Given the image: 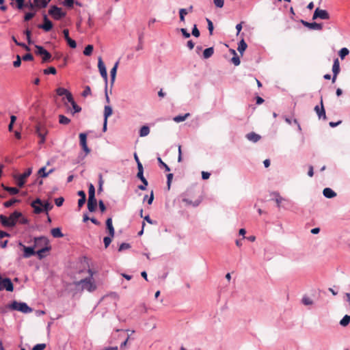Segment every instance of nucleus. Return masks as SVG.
<instances>
[{
  "label": "nucleus",
  "mask_w": 350,
  "mask_h": 350,
  "mask_svg": "<svg viewBox=\"0 0 350 350\" xmlns=\"http://www.w3.org/2000/svg\"><path fill=\"white\" fill-rule=\"evenodd\" d=\"M180 31L183 36L186 38H189L191 36V34L185 28H181Z\"/></svg>",
  "instance_id": "obj_62"
},
{
  "label": "nucleus",
  "mask_w": 350,
  "mask_h": 350,
  "mask_svg": "<svg viewBox=\"0 0 350 350\" xmlns=\"http://www.w3.org/2000/svg\"><path fill=\"white\" fill-rule=\"evenodd\" d=\"M246 138L249 141L256 143L260 139L261 137L254 132H251L246 135Z\"/></svg>",
  "instance_id": "obj_20"
},
{
  "label": "nucleus",
  "mask_w": 350,
  "mask_h": 350,
  "mask_svg": "<svg viewBox=\"0 0 350 350\" xmlns=\"http://www.w3.org/2000/svg\"><path fill=\"white\" fill-rule=\"evenodd\" d=\"M38 175L40 176V177H42V178H46V176H48L49 175V173L48 172H46V167H41L39 170H38Z\"/></svg>",
  "instance_id": "obj_43"
},
{
  "label": "nucleus",
  "mask_w": 350,
  "mask_h": 350,
  "mask_svg": "<svg viewBox=\"0 0 350 350\" xmlns=\"http://www.w3.org/2000/svg\"><path fill=\"white\" fill-rule=\"evenodd\" d=\"M79 143L82 149L85 152V155L89 154L90 152V149L87 145V135L85 133H81L79 134Z\"/></svg>",
  "instance_id": "obj_10"
},
{
  "label": "nucleus",
  "mask_w": 350,
  "mask_h": 350,
  "mask_svg": "<svg viewBox=\"0 0 350 350\" xmlns=\"http://www.w3.org/2000/svg\"><path fill=\"white\" fill-rule=\"evenodd\" d=\"M111 239L112 237L110 236V237H105L103 239V242H104V244H105V247L107 248L109 244L111 243Z\"/></svg>",
  "instance_id": "obj_52"
},
{
  "label": "nucleus",
  "mask_w": 350,
  "mask_h": 350,
  "mask_svg": "<svg viewBox=\"0 0 350 350\" xmlns=\"http://www.w3.org/2000/svg\"><path fill=\"white\" fill-rule=\"evenodd\" d=\"M53 27L52 22L47 18L46 15L44 16V23L39 25L38 28L42 29L45 31H49Z\"/></svg>",
  "instance_id": "obj_12"
},
{
  "label": "nucleus",
  "mask_w": 350,
  "mask_h": 350,
  "mask_svg": "<svg viewBox=\"0 0 350 350\" xmlns=\"http://www.w3.org/2000/svg\"><path fill=\"white\" fill-rule=\"evenodd\" d=\"M10 308L13 310L21 312L25 314H28L32 312V309L27 306L25 302H18L14 301L10 305Z\"/></svg>",
  "instance_id": "obj_3"
},
{
  "label": "nucleus",
  "mask_w": 350,
  "mask_h": 350,
  "mask_svg": "<svg viewBox=\"0 0 350 350\" xmlns=\"http://www.w3.org/2000/svg\"><path fill=\"white\" fill-rule=\"evenodd\" d=\"M98 206H99V208L102 213L105 211L106 207H105L104 202L102 200L99 201Z\"/></svg>",
  "instance_id": "obj_64"
},
{
  "label": "nucleus",
  "mask_w": 350,
  "mask_h": 350,
  "mask_svg": "<svg viewBox=\"0 0 350 350\" xmlns=\"http://www.w3.org/2000/svg\"><path fill=\"white\" fill-rule=\"evenodd\" d=\"M32 172L31 168H28L26 172L23 174H21L16 177L17 180V185L18 187H22L25 183V179L31 175Z\"/></svg>",
  "instance_id": "obj_7"
},
{
  "label": "nucleus",
  "mask_w": 350,
  "mask_h": 350,
  "mask_svg": "<svg viewBox=\"0 0 350 350\" xmlns=\"http://www.w3.org/2000/svg\"><path fill=\"white\" fill-rule=\"evenodd\" d=\"M206 21L208 23V29L209 31L210 34L212 35L213 31V24L212 21L208 18H206Z\"/></svg>",
  "instance_id": "obj_49"
},
{
  "label": "nucleus",
  "mask_w": 350,
  "mask_h": 350,
  "mask_svg": "<svg viewBox=\"0 0 350 350\" xmlns=\"http://www.w3.org/2000/svg\"><path fill=\"white\" fill-rule=\"evenodd\" d=\"M36 133L41 139L40 143H44L45 141V136L47 133V130L41 125H37Z\"/></svg>",
  "instance_id": "obj_13"
},
{
  "label": "nucleus",
  "mask_w": 350,
  "mask_h": 350,
  "mask_svg": "<svg viewBox=\"0 0 350 350\" xmlns=\"http://www.w3.org/2000/svg\"><path fill=\"white\" fill-rule=\"evenodd\" d=\"M188 14V11L185 8H180L179 10V16H180V21L181 22H185V17Z\"/></svg>",
  "instance_id": "obj_35"
},
{
  "label": "nucleus",
  "mask_w": 350,
  "mask_h": 350,
  "mask_svg": "<svg viewBox=\"0 0 350 350\" xmlns=\"http://www.w3.org/2000/svg\"><path fill=\"white\" fill-rule=\"evenodd\" d=\"M247 47V45L246 42L244 41L243 39H242L239 43L237 50L241 55H243V52L245 51Z\"/></svg>",
  "instance_id": "obj_25"
},
{
  "label": "nucleus",
  "mask_w": 350,
  "mask_h": 350,
  "mask_svg": "<svg viewBox=\"0 0 350 350\" xmlns=\"http://www.w3.org/2000/svg\"><path fill=\"white\" fill-rule=\"evenodd\" d=\"M190 116V114L189 113H185V115L183 116H175L174 118H173V120L176 122H183L185 121L189 116Z\"/></svg>",
  "instance_id": "obj_31"
},
{
  "label": "nucleus",
  "mask_w": 350,
  "mask_h": 350,
  "mask_svg": "<svg viewBox=\"0 0 350 350\" xmlns=\"http://www.w3.org/2000/svg\"><path fill=\"white\" fill-rule=\"evenodd\" d=\"M118 64H119V62H116L113 67L111 68V70L110 71L111 80L112 83L114 82L115 79H116Z\"/></svg>",
  "instance_id": "obj_23"
},
{
  "label": "nucleus",
  "mask_w": 350,
  "mask_h": 350,
  "mask_svg": "<svg viewBox=\"0 0 350 350\" xmlns=\"http://www.w3.org/2000/svg\"><path fill=\"white\" fill-rule=\"evenodd\" d=\"M113 110L111 106L105 105L104 108V120L108 119V118L112 114Z\"/></svg>",
  "instance_id": "obj_26"
},
{
  "label": "nucleus",
  "mask_w": 350,
  "mask_h": 350,
  "mask_svg": "<svg viewBox=\"0 0 350 350\" xmlns=\"http://www.w3.org/2000/svg\"><path fill=\"white\" fill-rule=\"evenodd\" d=\"M93 49H94L93 45L88 44V46H85V48L83 51V54L86 56H90L92 53Z\"/></svg>",
  "instance_id": "obj_36"
},
{
  "label": "nucleus",
  "mask_w": 350,
  "mask_h": 350,
  "mask_svg": "<svg viewBox=\"0 0 350 350\" xmlns=\"http://www.w3.org/2000/svg\"><path fill=\"white\" fill-rule=\"evenodd\" d=\"M49 250V247H44L39 250H38L36 254H37L38 258L40 259L44 257V255H43V253L47 252Z\"/></svg>",
  "instance_id": "obj_39"
},
{
  "label": "nucleus",
  "mask_w": 350,
  "mask_h": 350,
  "mask_svg": "<svg viewBox=\"0 0 350 350\" xmlns=\"http://www.w3.org/2000/svg\"><path fill=\"white\" fill-rule=\"evenodd\" d=\"M273 196H275V201L278 206H280V204L282 203V202L283 200H284V199L282 196H280V195L278 192H274L273 193Z\"/></svg>",
  "instance_id": "obj_34"
},
{
  "label": "nucleus",
  "mask_w": 350,
  "mask_h": 350,
  "mask_svg": "<svg viewBox=\"0 0 350 350\" xmlns=\"http://www.w3.org/2000/svg\"><path fill=\"white\" fill-rule=\"evenodd\" d=\"M12 39L18 46L25 47L26 49V50H27V51L29 50V47H27L25 44L18 42L14 36H12Z\"/></svg>",
  "instance_id": "obj_61"
},
{
  "label": "nucleus",
  "mask_w": 350,
  "mask_h": 350,
  "mask_svg": "<svg viewBox=\"0 0 350 350\" xmlns=\"http://www.w3.org/2000/svg\"><path fill=\"white\" fill-rule=\"evenodd\" d=\"M35 5L38 8H45L48 1L46 0H34Z\"/></svg>",
  "instance_id": "obj_32"
},
{
  "label": "nucleus",
  "mask_w": 350,
  "mask_h": 350,
  "mask_svg": "<svg viewBox=\"0 0 350 350\" xmlns=\"http://www.w3.org/2000/svg\"><path fill=\"white\" fill-rule=\"evenodd\" d=\"M18 200H8V201H6L4 202L3 205L5 207H10L11 206H12L15 202H16Z\"/></svg>",
  "instance_id": "obj_53"
},
{
  "label": "nucleus",
  "mask_w": 350,
  "mask_h": 350,
  "mask_svg": "<svg viewBox=\"0 0 350 350\" xmlns=\"http://www.w3.org/2000/svg\"><path fill=\"white\" fill-rule=\"evenodd\" d=\"M182 201L183 202H185L186 204V205H190L193 207H196L201 203L202 199L199 198V199L196 200L195 201H192V200H189V198H183L182 199Z\"/></svg>",
  "instance_id": "obj_19"
},
{
  "label": "nucleus",
  "mask_w": 350,
  "mask_h": 350,
  "mask_svg": "<svg viewBox=\"0 0 350 350\" xmlns=\"http://www.w3.org/2000/svg\"><path fill=\"white\" fill-rule=\"evenodd\" d=\"M49 13L55 20H59L66 16V12L56 5L52 6L49 10Z\"/></svg>",
  "instance_id": "obj_4"
},
{
  "label": "nucleus",
  "mask_w": 350,
  "mask_h": 350,
  "mask_svg": "<svg viewBox=\"0 0 350 350\" xmlns=\"http://www.w3.org/2000/svg\"><path fill=\"white\" fill-rule=\"evenodd\" d=\"M18 245L24 251V254H23L24 258H29L36 254L35 249L33 247H27V246L24 245L21 242L18 243Z\"/></svg>",
  "instance_id": "obj_9"
},
{
  "label": "nucleus",
  "mask_w": 350,
  "mask_h": 350,
  "mask_svg": "<svg viewBox=\"0 0 350 350\" xmlns=\"http://www.w3.org/2000/svg\"><path fill=\"white\" fill-rule=\"evenodd\" d=\"M332 72H333L332 82L334 83L336 79V77L340 72V64H339V61H338V58L335 59L334 61V64H333V66H332Z\"/></svg>",
  "instance_id": "obj_15"
},
{
  "label": "nucleus",
  "mask_w": 350,
  "mask_h": 350,
  "mask_svg": "<svg viewBox=\"0 0 350 350\" xmlns=\"http://www.w3.org/2000/svg\"><path fill=\"white\" fill-rule=\"evenodd\" d=\"M349 53V51L347 48H342L339 51V56L341 59H344L346 55Z\"/></svg>",
  "instance_id": "obj_42"
},
{
  "label": "nucleus",
  "mask_w": 350,
  "mask_h": 350,
  "mask_svg": "<svg viewBox=\"0 0 350 350\" xmlns=\"http://www.w3.org/2000/svg\"><path fill=\"white\" fill-rule=\"evenodd\" d=\"M41 206H42L43 210L46 212L53 208V205L48 201H46L44 202H42Z\"/></svg>",
  "instance_id": "obj_40"
},
{
  "label": "nucleus",
  "mask_w": 350,
  "mask_h": 350,
  "mask_svg": "<svg viewBox=\"0 0 350 350\" xmlns=\"http://www.w3.org/2000/svg\"><path fill=\"white\" fill-rule=\"evenodd\" d=\"M150 133V129L148 126H143L141 127L139 130V136L140 137H146Z\"/></svg>",
  "instance_id": "obj_29"
},
{
  "label": "nucleus",
  "mask_w": 350,
  "mask_h": 350,
  "mask_svg": "<svg viewBox=\"0 0 350 350\" xmlns=\"http://www.w3.org/2000/svg\"><path fill=\"white\" fill-rule=\"evenodd\" d=\"M98 68L100 72V74L101 77L103 78V79L105 81L106 87H107V72L106 70V67L103 62L102 57H99L98 59Z\"/></svg>",
  "instance_id": "obj_6"
},
{
  "label": "nucleus",
  "mask_w": 350,
  "mask_h": 350,
  "mask_svg": "<svg viewBox=\"0 0 350 350\" xmlns=\"http://www.w3.org/2000/svg\"><path fill=\"white\" fill-rule=\"evenodd\" d=\"M64 202V199L62 197L57 198L55 200V204L57 206H61L63 204Z\"/></svg>",
  "instance_id": "obj_56"
},
{
  "label": "nucleus",
  "mask_w": 350,
  "mask_h": 350,
  "mask_svg": "<svg viewBox=\"0 0 350 350\" xmlns=\"http://www.w3.org/2000/svg\"><path fill=\"white\" fill-rule=\"evenodd\" d=\"M5 190L8 191L12 195L17 194L19 192V190L16 187H5Z\"/></svg>",
  "instance_id": "obj_44"
},
{
  "label": "nucleus",
  "mask_w": 350,
  "mask_h": 350,
  "mask_svg": "<svg viewBox=\"0 0 350 350\" xmlns=\"http://www.w3.org/2000/svg\"><path fill=\"white\" fill-rule=\"evenodd\" d=\"M232 53H233L234 56L232 57L231 61L235 66H239L240 64V59L237 56V54L234 50H231Z\"/></svg>",
  "instance_id": "obj_33"
},
{
  "label": "nucleus",
  "mask_w": 350,
  "mask_h": 350,
  "mask_svg": "<svg viewBox=\"0 0 350 350\" xmlns=\"http://www.w3.org/2000/svg\"><path fill=\"white\" fill-rule=\"evenodd\" d=\"M21 64V57L18 55H16V59L13 62V66L14 67H18Z\"/></svg>",
  "instance_id": "obj_58"
},
{
  "label": "nucleus",
  "mask_w": 350,
  "mask_h": 350,
  "mask_svg": "<svg viewBox=\"0 0 350 350\" xmlns=\"http://www.w3.org/2000/svg\"><path fill=\"white\" fill-rule=\"evenodd\" d=\"M88 195V198H95V188L92 183L89 185Z\"/></svg>",
  "instance_id": "obj_37"
},
{
  "label": "nucleus",
  "mask_w": 350,
  "mask_h": 350,
  "mask_svg": "<svg viewBox=\"0 0 350 350\" xmlns=\"http://www.w3.org/2000/svg\"><path fill=\"white\" fill-rule=\"evenodd\" d=\"M301 23L306 27L312 30H321L323 28L321 24L314 23H308L307 21H301Z\"/></svg>",
  "instance_id": "obj_14"
},
{
  "label": "nucleus",
  "mask_w": 350,
  "mask_h": 350,
  "mask_svg": "<svg viewBox=\"0 0 350 350\" xmlns=\"http://www.w3.org/2000/svg\"><path fill=\"white\" fill-rule=\"evenodd\" d=\"M51 232L52 236L55 238H61L64 237V234H62L61 229L59 228H53Z\"/></svg>",
  "instance_id": "obj_24"
},
{
  "label": "nucleus",
  "mask_w": 350,
  "mask_h": 350,
  "mask_svg": "<svg viewBox=\"0 0 350 350\" xmlns=\"http://www.w3.org/2000/svg\"><path fill=\"white\" fill-rule=\"evenodd\" d=\"M56 92L59 96H64V95L66 96L69 92L66 89L63 88H57Z\"/></svg>",
  "instance_id": "obj_45"
},
{
  "label": "nucleus",
  "mask_w": 350,
  "mask_h": 350,
  "mask_svg": "<svg viewBox=\"0 0 350 350\" xmlns=\"http://www.w3.org/2000/svg\"><path fill=\"white\" fill-rule=\"evenodd\" d=\"M137 177L141 180V181L145 184V185H148V181L144 176V171H139L137 174Z\"/></svg>",
  "instance_id": "obj_41"
},
{
  "label": "nucleus",
  "mask_w": 350,
  "mask_h": 350,
  "mask_svg": "<svg viewBox=\"0 0 350 350\" xmlns=\"http://www.w3.org/2000/svg\"><path fill=\"white\" fill-rule=\"evenodd\" d=\"M323 194L326 198L329 199L334 198L337 196L336 193L329 187H326L323 190Z\"/></svg>",
  "instance_id": "obj_17"
},
{
  "label": "nucleus",
  "mask_w": 350,
  "mask_h": 350,
  "mask_svg": "<svg viewBox=\"0 0 350 350\" xmlns=\"http://www.w3.org/2000/svg\"><path fill=\"white\" fill-rule=\"evenodd\" d=\"M22 216L21 213L14 211L9 217L3 215H0V222L5 227H13L16 225L18 219Z\"/></svg>",
  "instance_id": "obj_2"
},
{
  "label": "nucleus",
  "mask_w": 350,
  "mask_h": 350,
  "mask_svg": "<svg viewBox=\"0 0 350 350\" xmlns=\"http://www.w3.org/2000/svg\"><path fill=\"white\" fill-rule=\"evenodd\" d=\"M90 275L85 279H82L75 282L76 286H81L82 289L87 290L89 292L94 291L96 286L94 282L93 273L91 269H88Z\"/></svg>",
  "instance_id": "obj_1"
},
{
  "label": "nucleus",
  "mask_w": 350,
  "mask_h": 350,
  "mask_svg": "<svg viewBox=\"0 0 350 350\" xmlns=\"http://www.w3.org/2000/svg\"><path fill=\"white\" fill-rule=\"evenodd\" d=\"M56 72H57L56 69L54 67H49L43 70V72L45 75H49V74L55 75Z\"/></svg>",
  "instance_id": "obj_46"
},
{
  "label": "nucleus",
  "mask_w": 350,
  "mask_h": 350,
  "mask_svg": "<svg viewBox=\"0 0 350 350\" xmlns=\"http://www.w3.org/2000/svg\"><path fill=\"white\" fill-rule=\"evenodd\" d=\"M192 35L196 38L200 36V31L197 28L196 25H194L193 29H192Z\"/></svg>",
  "instance_id": "obj_54"
},
{
  "label": "nucleus",
  "mask_w": 350,
  "mask_h": 350,
  "mask_svg": "<svg viewBox=\"0 0 350 350\" xmlns=\"http://www.w3.org/2000/svg\"><path fill=\"white\" fill-rule=\"evenodd\" d=\"M130 247H131L130 244L126 243H122V244L120 245L118 250H119L120 252H121V251H123V250H124L129 249Z\"/></svg>",
  "instance_id": "obj_50"
},
{
  "label": "nucleus",
  "mask_w": 350,
  "mask_h": 350,
  "mask_svg": "<svg viewBox=\"0 0 350 350\" xmlns=\"http://www.w3.org/2000/svg\"><path fill=\"white\" fill-rule=\"evenodd\" d=\"M213 3L217 8H221L224 5V0H213Z\"/></svg>",
  "instance_id": "obj_48"
},
{
  "label": "nucleus",
  "mask_w": 350,
  "mask_h": 350,
  "mask_svg": "<svg viewBox=\"0 0 350 350\" xmlns=\"http://www.w3.org/2000/svg\"><path fill=\"white\" fill-rule=\"evenodd\" d=\"M33 59V55L30 53H27L23 57L24 61H31Z\"/></svg>",
  "instance_id": "obj_63"
},
{
  "label": "nucleus",
  "mask_w": 350,
  "mask_h": 350,
  "mask_svg": "<svg viewBox=\"0 0 350 350\" xmlns=\"http://www.w3.org/2000/svg\"><path fill=\"white\" fill-rule=\"evenodd\" d=\"M70 120L64 115L59 116V122L62 124H68Z\"/></svg>",
  "instance_id": "obj_38"
},
{
  "label": "nucleus",
  "mask_w": 350,
  "mask_h": 350,
  "mask_svg": "<svg viewBox=\"0 0 350 350\" xmlns=\"http://www.w3.org/2000/svg\"><path fill=\"white\" fill-rule=\"evenodd\" d=\"M71 105L72 107V109H73V112L72 113H78V112H80L81 110V108L77 105V103H75V101L72 102L71 103Z\"/></svg>",
  "instance_id": "obj_47"
},
{
  "label": "nucleus",
  "mask_w": 350,
  "mask_h": 350,
  "mask_svg": "<svg viewBox=\"0 0 350 350\" xmlns=\"http://www.w3.org/2000/svg\"><path fill=\"white\" fill-rule=\"evenodd\" d=\"M321 107L319 105L314 107V111H316L319 119H326L325 111L323 107V98H321Z\"/></svg>",
  "instance_id": "obj_11"
},
{
  "label": "nucleus",
  "mask_w": 350,
  "mask_h": 350,
  "mask_svg": "<svg viewBox=\"0 0 350 350\" xmlns=\"http://www.w3.org/2000/svg\"><path fill=\"white\" fill-rule=\"evenodd\" d=\"M106 226H107V230H109V233L110 236L111 237H113L114 233H115V230H114V228H113V224H112V219L111 218H108L107 219V221H106Z\"/></svg>",
  "instance_id": "obj_22"
},
{
  "label": "nucleus",
  "mask_w": 350,
  "mask_h": 350,
  "mask_svg": "<svg viewBox=\"0 0 350 350\" xmlns=\"http://www.w3.org/2000/svg\"><path fill=\"white\" fill-rule=\"evenodd\" d=\"M36 204H39L41 206L42 201L40 199L37 198L36 200H34L31 203V206L34 208V212L37 214H39L44 211L43 208L40 207V206H37Z\"/></svg>",
  "instance_id": "obj_16"
},
{
  "label": "nucleus",
  "mask_w": 350,
  "mask_h": 350,
  "mask_svg": "<svg viewBox=\"0 0 350 350\" xmlns=\"http://www.w3.org/2000/svg\"><path fill=\"white\" fill-rule=\"evenodd\" d=\"M35 47L36 49V53L42 57L43 62H47L51 59V53L48 52L44 47L39 45H36Z\"/></svg>",
  "instance_id": "obj_5"
},
{
  "label": "nucleus",
  "mask_w": 350,
  "mask_h": 350,
  "mask_svg": "<svg viewBox=\"0 0 350 350\" xmlns=\"http://www.w3.org/2000/svg\"><path fill=\"white\" fill-rule=\"evenodd\" d=\"M350 323V316L346 314L343 317V318L340 321V325L342 327L347 326Z\"/></svg>",
  "instance_id": "obj_30"
},
{
  "label": "nucleus",
  "mask_w": 350,
  "mask_h": 350,
  "mask_svg": "<svg viewBox=\"0 0 350 350\" xmlns=\"http://www.w3.org/2000/svg\"><path fill=\"white\" fill-rule=\"evenodd\" d=\"M66 41H67V43L68 44V45H69L71 48H72V49L76 48V46H77V43H76V42H75L74 40H72V39H71V38H69V39L66 40Z\"/></svg>",
  "instance_id": "obj_55"
},
{
  "label": "nucleus",
  "mask_w": 350,
  "mask_h": 350,
  "mask_svg": "<svg viewBox=\"0 0 350 350\" xmlns=\"http://www.w3.org/2000/svg\"><path fill=\"white\" fill-rule=\"evenodd\" d=\"M91 94V89L89 86H86L82 93L83 96H87Z\"/></svg>",
  "instance_id": "obj_60"
},
{
  "label": "nucleus",
  "mask_w": 350,
  "mask_h": 350,
  "mask_svg": "<svg viewBox=\"0 0 350 350\" xmlns=\"http://www.w3.org/2000/svg\"><path fill=\"white\" fill-rule=\"evenodd\" d=\"M321 18L323 20H327L329 18V13L325 10L317 8L313 14L312 19Z\"/></svg>",
  "instance_id": "obj_8"
},
{
  "label": "nucleus",
  "mask_w": 350,
  "mask_h": 350,
  "mask_svg": "<svg viewBox=\"0 0 350 350\" xmlns=\"http://www.w3.org/2000/svg\"><path fill=\"white\" fill-rule=\"evenodd\" d=\"M98 185H99V187H98V191H101L103 190V177H102V175L101 174H99V177H98Z\"/></svg>",
  "instance_id": "obj_59"
},
{
  "label": "nucleus",
  "mask_w": 350,
  "mask_h": 350,
  "mask_svg": "<svg viewBox=\"0 0 350 350\" xmlns=\"http://www.w3.org/2000/svg\"><path fill=\"white\" fill-rule=\"evenodd\" d=\"M213 53L214 49L213 47L207 48L203 52V57L204 59H208L213 55Z\"/></svg>",
  "instance_id": "obj_27"
},
{
  "label": "nucleus",
  "mask_w": 350,
  "mask_h": 350,
  "mask_svg": "<svg viewBox=\"0 0 350 350\" xmlns=\"http://www.w3.org/2000/svg\"><path fill=\"white\" fill-rule=\"evenodd\" d=\"M97 202L95 198H88V208L89 211L94 212L96 211Z\"/></svg>",
  "instance_id": "obj_18"
},
{
  "label": "nucleus",
  "mask_w": 350,
  "mask_h": 350,
  "mask_svg": "<svg viewBox=\"0 0 350 350\" xmlns=\"http://www.w3.org/2000/svg\"><path fill=\"white\" fill-rule=\"evenodd\" d=\"M158 162L161 164V165L165 167V171L169 172L170 170V168L167 165H166L160 157L157 158Z\"/></svg>",
  "instance_id": "obj_57"
},
{
  "label": "nucleus",
  "mask_w": 350,
  "mask_h": 350,
  "mask_svg": "<svg viewBox=\"0 0 350 350\" xmlns=\"http://www.w3.org/2000/svg\"><path fill=\"white\" fill-rule=\"evenodd\" d=\"M301 303L305 306H312L314 304L313 300L307 295L302 297Z\"/></svg>",
  "instance_id": "obj_28"
},
{
  "label": "nucleus",
  "mask_w": 350,
  "mask_h": 350,
  "mask_svg": "<svg viewBox=\"0 0 350 350\" xmlns=\"http://www.w3.org/2000/svg\"><path fill=\"white\" fill-rule=\"evenodd\" d=\"M48 243V240L44 237H36L34 239V249L38 247L39 245L42 244L46 245Z\"/></svg>",
  "instance_id": "obj_21"
},
{
  "label": "nucleus",
  "mask_w": 350,
  "mask_h": 350,
  "mask_svg": "<svg viewBox=\"0 0 350 350\" xmlns=\"http://www.w3.org/2000/svg\"><path fill=\"white\" fill-rule=\"evenodd\" d=\"M45 347L46 345L44 343L37 344L33 347L32 350H44Z\"/></svg>",
  "instance_id": "obj_51"
}]
</instances>
